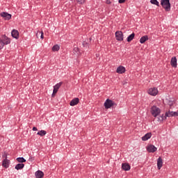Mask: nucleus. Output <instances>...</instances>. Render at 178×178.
I'll list each match as a JSON object with an SVG mask.
<instances>
[{
	"label": "nucleus",
	"mask_w": 178,
	"mask_h": 178,
	"mask_svg": "<svg viewBox=\"0 0 178 178\" xmlns=\"http://www.w3.org/2000/svg\"><path fill=\"white\" fill-rule=\"evenodd\" d=\"M150 113L154 118H158L161 115V108L156 106H153L150 108Z\"/></svg>",
	"instance_id": "1"
},
{
	"label": "nucleus",
	"mask_w": 178,
	"mask_h": 178,
	"mask_svg": "<svg viewBox=\"0 0 178 178\" xmlns=\"http://www.w3.org/2000/svg\"><path fill=\"white\" fill-rule=\"evenodd\" d=\"M161 5L166 12L170 10V0H161Z\"/></svg>",
	"instance_id": "2"
},
{
	"label": "nucleus",
	"mask_w": 178,
	"mask_h": 178,
	"mask_svg": "<svg viewBox=\"0 0 178 178\" xmlns=\"http://www.w3.org/2000/svg\"><path fill=\"white\" fill-rule=\"evenodd\" d=\"M116 106L115 102L112 101L110 99H107L104 104V106L105 109H111L112 106Z\"/></svg>",
	"instance_id": "3"
},
{
	"label": "nucleus",
	"mask_w": 178,
	"mask_h": 178,
	"mask_svg": "<svg viewBox=\"0 0 178 178\" xmlns=\"http://www.w3.org/2000/svg\"><path fill=\"white\" fill-rule=\"evenodd\" d=\"M158 88H150L147 90V94L152 95V97H156L158 95Z\"/></svg>",
	"instance_id": "4"
},
{
	"label": "nucleus",
	"mask_w": 178,
	"mask_h": 178,
	"mask_svg": "<svg viewBox=\"0 0 178 178\" xmlns=\"http://www.w3.org/2000/svg\"><path fill=\"white\" fill-rule=\"evenodd\" d=\"M0 16L4 19V20H10L12 19V15L6 13V12H2L0 14Z\"/></svg>",
	"instance_id": "5"
},
{
	"label": "nucleus",
	"mask_w": 178,
	"mask_h": 178,
	"mask_svg": "<svg viewBox=\"0 0 178 178\" xmlns=\"http://www.w3.org/2000/svg\"><path fill=\"white\" fill-rule=\"evenodd\" d=\"M62 84H63V82H60L54 86L52 97H54V95L58 92L59 88H60L62 86Z\"/></svg>",
	"instance_id": "6"
},
{
	"label": "nucleus",
	"mask_w": 178,
	"mask_h": 178,
	"mask_svg": "<svg viewBox=\"0 0 178 178\" xmlns=\"http://www.w3.org/2000/svg\"><path fill=\"white\" fill-rule=\"evenodd\" d=\"M115 38L117 41H123V32L118 31L115 32Z\"/></svg>",
	"instance_id": "7"
},
{
	"label": "nucleus",
	"mask_w": 178,
	"mask_h": 178,
	"mask_svg": "<svg viewBox=\"0 0 178 178\" xmlns=\"http://www.w3.org/2000/svg\"><path fill=\"white\" fill-rule=\"evenodd\" d=\"M116 72L118 73V74H123V73H126V68L122 65H120L117 68Z\"/></svg>",
	"instance_id": "8"
},
{
	"label": "nucleus",
	"mask_w": 178,
	"mask_h": 178,
	"mask_svg": "<svg viewBox=\"0 0 178 178\" xmlns=\"http://www.w3.org/2000/svg\"><path fill=\"white\" fill-rule=\"evenodd\" d=\"M156 149H157L156 147L154 145H149L147 147V151L148 152L154 153V152H156Z\"/></svg>",
	"instance_id": "9"
},
{
	"label": "nucleus",
	"mask_w": 178,
	"mask_h": 178,
	"mask_svg": "<svg viewBox=\"0 0 178 178\" xmlns=\"http://www.w3.org/2000/svg\"><path fill=\"white\" fill-rule=\"evenodd\" d=\"M163 166V160L161 157H159L157 159V168L159 170H161V168Z\"/></svg>",
	"instance_id": "10"
},
{
	"label": "nucleus",
	"mask_w": 178,
	"mask_h": 178,
	"mask_svg": "<svg viewBox=\"0 0 178 178\" xmlns=\"http://www.w3.org/2000/svg\"><path fill=\"white\" fill-rule=\"evenodd\" d=\"M170 65L172 67H177V58L172 57L170 60Z\"/></svg>",
	"instance_id": "11"
},
{
	"label": "nucleus",
	"mask_w": 178,
	"mask_h": 178,
	"mask_svg": "<svg viewBox=\"0 0 178 178\" xmlns=\"http://www.w3.org/2000/svg\"><path fill=\"white\" fill-rule=\"evenodd\" d=\"M9 165H10V161L8 160L7 159H4L2 163V166L5 168L6 169H8L9 168Z\"/></svg>",
	"instance_id": "12"
},
{
	"label": "nucleus",
	"mask_w": 178,
	"mask_h": 178,
	"mask_svg": "<svg viewBox=\"0 0 178 178\" xmlns=\"http://www.w3.org/2000/svg\"><path fill=\"white\" fill-rule=\"evenodd\" d=\"M79 102H80V99L79 98L76 97L70 102V106H75V105H77V104H79Z\"/></svg>",
	"instance_id": "13"
},
{
	"label": "nucleus",
	"mask_w": 178,
	"mask_h": 178,
	"mask_svg": "<svg viewBox=\"0 0 178 178\" xmlns=\"http://www.w3.org/2000/svg\"><path fill=\"white\" fill-rule=\"evenodd\" d=\"M131 168V167L130 166V164L127 163H124L122 164V169L123 170H125V171L130 170Z\"/></svg>",
	"instance_id": "14"
},
{
	"label": "nucleus",
	"mask_w": 178,
	"mask_h": 178,
	"mask_svg": "<svg viewBox=\"0 0 178 178\" xmlns=\"http://www.w3.org/2000/svg\"><path fill=\"white\" fill-rule=\"evenodd\" d=\"M151 137H152V134L147 133L142 137V141H147V140H149Z\"/></svg>",
	"instance_id": "15"
},
{
	"label": "nucleus",
	"mask_w": 178,
	"mask_h": 178,
	"mask_svg": "<svg viewBox=\"0 0 178 178\" xmlns=\"http://www.w3.org/2000/svg\"><path fill=\"white\" fill-rule=\"evenodd\" d=\"M11 35L13 37V38H16V40H17V38H19V31L15 29L13 30L11 32Z\"/></svg>",
	"instance_id": "16"
},
{
	"label": "nucleus",
	"mask_w": 178,
	"mask_h": 178,
	"mask_svg": "<svg viewBox=\"0 0 178 178\" xmlns=\"http://www.w3.org/2000/svg\"><path fill=\"white\" fill-rule=\"evenodd\" d=\"M163 120H166V117L165 115L162 114L161 115L157 117V123H162Z\"/></svg>",
	"instance_id": "17"
},
{
	"label": "nucleus",
	"mask_w": 178,
	"mask_h": 178,
	"mask_svg": "<svg viewBox=\"0 0 178 178\" xmlns=\"http://www.w3.org/2000/svg\"><path fill=\"white\" fill-rule=\"evenodd\" d=\"M35 176L36 178H42V177H44V172H42V171H41V170H38L35 173Z\"/></svg>",
	"instance_id": "18"
},
{
	"label": "nucleus",
	"mask_w": 178,
	"mask_h": 178,
	"mask_svg": "<svg viewBox=\"0 0 178 178\" xmlns=\"http://www.w3.org/2000/svg\"><path fill=\"white\" fill-rule=\"evenodd\" d=\"M135 36H136V34L134 33H132L131 35H129L127 38V42H131V41L134 40Z\"/></svg>",
	"instance_id": "19"
},
{
	"label": "nucleus",
	"mask_w": 178,
	"mask_h": 178,
	"mask_svg": "<svg viewBox=\"0 0 178 178\" xmlns=\"http://www.w3.org/2000/svg\"><path fill=\"white\" fill-rule=\"evenodd\" d=\"M23 168H24V163H18L15 165V169H16V170H22Z\"/></svg>",
	"instance_id": "20"
},
{
	"label": "nucleus",
	"mask_w": 178,
	"mask_h": 178,
	"mask_svg": "<svg viewBox=\"0 0 178 178\" xmlns=\"http://www.w3.org/2000/svg\"><path fill=\"white\" fill-rule=\"evenodd\" d=\"M145 41H148V35L142 36L140 39V44H144Z\"/></svg>",
	"instance_id": "21"
},
{
	"label": "nucleus",
	"mask_w": 178,
	"mask_h": 178,
	"mask_svg": "<svg viewBox=\"0 0 178 178\" xmlns=\"http://www.w3.org/2000/svg\"><path fill=\"white\" fill-rule=\"evenodd\" d=\"M40 36L41 40H44V32L42 31H38L36 33L37 38H39Z\"/></svg>",
	"instance_id": "22"
},
{
	"label": "nucleus",
	"mask_w": 178,
	"mask_h": 178,
	"mask_svg": "<svg viewBox=\"0 0 178 178\" xmlns=\"http://www.w3.org/2000/svg\"><path fill=\"white\" fill-rule=\"evenodd\" d=\"M38 136H40V137H44L47 134V131L40 130L37 133Z\"/></svg>",
	"instance_id": "23"
},
{
	"label": "nucleus",
	"mask_w": 178,
	"mask_h": 178,
	"mask_svg": "<svg viewBox=\"0 0 178 178\" xmlns=\"http://www.w3.org/2000/svg\"><path fill=\"white\" fill-rule=\"evenodd\" d=\"M59 49H60V47H59V44H55L52 47L53 52H56V51H59Z\"/></svg>",
	"instance_id": "24"
},
{
	"label": "nucleus",
	"mask_w": 178,
	"mask_h": 178,
	"mask_svg": "<svg viewBox=\"0 0 178 178\" xmlns=\"http://www.w3.org/2000/svg\"><path fill=\"white\" fill-rule=\"evenodd\" d=\"M2 41L4 43V45H8V44H10V39L8 38L7 37H5Z\"/></svg>",
	"instance_id": "25"
},
{
	"label": "nucleus",
	"mask_w": 178,
	"mask_h": 178,
	"mask_svg": "<svg viewBox=\"0 0 178 178\" xmlns=\"http://www.w3.org/2000/svg\"><path fill=\"white\" fill-rule=\"evenodd\" d=\"M164 115L166 118H172V117H173V111H169L168 112H166Z\"/></svg>",
	"instance_id": "26"
},
{
	"label": "nucleus",
	"mask_w": 178,
	"mask_h": 178,
	"mask_svg": "<svg viewBox=\"0 0 178 178\" xmlns=\"http://www.w3.org/2000/svg\"><path fill=\"white\" fill-rule=\"evenodd\" d=\"M74 54L78 56L81 55L80 53V49H79V47H74Z\"/></svg>",
	"instance_id": "27"
},
{
	"label": "nucleus",
	"mask_w": 178,
	"mask_h": 178,
	"mask_svg": "<svg viewBox=\"0 0 178 178\" xmlns=\"http://www.w3.org/2000/svg\"><path fill=\"white\" fill-rule=\"evenodd\" d=\"M16 160L19 162V163H24V162H26L25 159L23 157H18Z\"/></svg>",
	"instance_id": "28"
},
{
	"label": "nucleus",
	"mask_w": 178,
	"mask_h": 178,
	"mask_svg": "<svg viewBox=\"0 0 178 178\" xmlns=\"http://www.w3.org/2000/svg\"><path fill=\"white\" fill-rule=\"evenodd\" d=\"M150 3L152 5H156V6H159V2L158 1V0H150Z\"/></svg>",
	"instance_id": "29"
},
{
	"label": "nucleus",
	"mask_w": 178,
	"mask_h": 178,
	"mask_svg": "<svg viewBox=\"0 0 178 178\" xmlns=\"http://www.w3.org/2000/svg\"><path fill=\"white\" fill-rule=\"evenodd\" d=\"M86 0H76L77 3H79V5H83V3H86Z\"/></svg>",
	"instance_id": "30"
},
{
	"label": "nucleus",
	"mask_w": 178,
	"mask_h": 178,
	"mask_svg": "<svg viewBox=\"0 0 178 178\" xmlns=\"http://www.w3.org/2000/svg\"><path fill=\"white\" fill-rule=\"evenodd\" d=\"M5 45V43L3 42V41L2 40L0 39V49H2V48H3Z\"/></svg>",
	"instance_id": "31"
},
{
	"label": "nucleus",
	"mask_w": 178,
	"mask_h": 178,
	"mask_svg": "<svg viewBox=\"0 0 178 178\" xmlns=\"http://www.w3.org/2000/svg\"><path fill=\"white\" fill-rule=\"evenodd\" d=\"M168 104L170 106H173V104H175V102H173V100H168Z\"/></svg>",
	"instance_id": "32"
},
{
	"label": "nucleus",
	"mask_w": 178,
	"mask_h": 178,
	"mask_svg": "<svg viewBox=\"0 0 178 178\" xmlns=\"http://www.w3.org/2000/svg\"><path fill=\"white\" fill-rule=\"evenodd\" d=\"M173 116H178V111H173Z\"/></svg>",
	"instance_id": "33"
},
{
	"label": "nucleus",
	"mask_w": 178,
	"mask_h": 178,
	"mask_svg": "<svg viewBox=\"0 0 178 178\" xmlns=\"http://www.w3.org/2000/svg\"><path fill=\"white\" fill-rule=\"evenodd\" d=\"M118 2L119 3H124V2H126V0H119Z\"/></svg>",
	"instance_id": "34"
},
{
	"label": "nucleus",
	"mask_w": 178,
	"mask_h": 178,
	"mask_svg": "<svg viewBox=\"0 0 178 178\" xmlns=\"http://www.w3.org/2000/svg\"><path fill=\"white\" fill-rule=\"evenodd\" d=\"M32 130H33V131H37V130H38V129H37V127H33V129H32Z\"/></svg>",
	"instance_id": "35"
},
{
	"label": "nucleus",
	"mask_w": 178,
	"mask_h": 178,
	"mask_svg": "<svg viewBox=\"0 0 178 178\" xmlns=\"http://www.w3.org/2000/svg\"><path fill=\"white\" fill-rule=\"evenodd\" d=\"M106 3L107 4H108V5L111 3V1H109V0H107Z\"/></svg>",
	"instance_id": "36"
},
{
	"label": "nucleus",
	"mask_w": 178,
	"mask_h": 178,
	"mask_svg": "<svg viewBox=\"0 0 178 178\" xmlns=\"http://www.w3.org/2000/svg\"><path fill=\"white\" fill-rule=\"evenodd\" d=\"M72 1V2H74V0H71Z\"/></svg>",
	"instance_id": "37"
}]
</instances>
